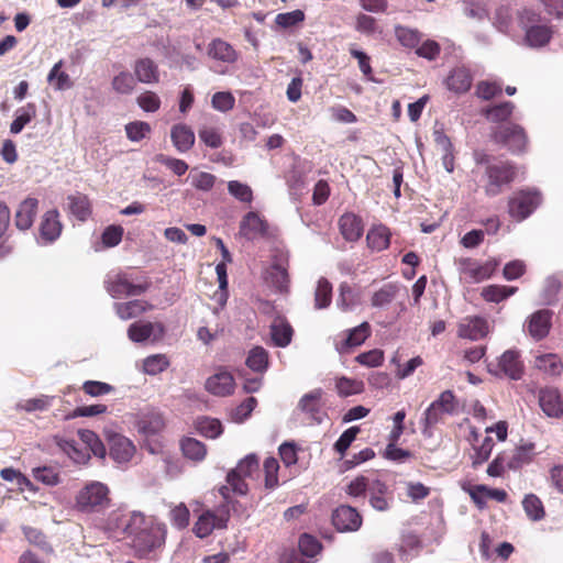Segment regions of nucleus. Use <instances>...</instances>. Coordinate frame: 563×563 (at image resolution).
<instances>
[{
    "mask_svg": "<svg viewBox=\"0 0 563 563\" xmlns=\"http://www.w3.org/2000/svg\"><path fill=\"white\" fill-rule=\"evenodd\" d=\"M260 460H240L236 467L227 475L228 485H221L217 492L222 500L213 509H205L192 527L196 537L203 539L209 537L214 530H224L228 528L231 511L242 514L244 509L238 500L233 499L231 493L244 496L249 492L246 478H252L260 472Z\"/></svg>",
    "mask_w": 563,
    "mask_h": 563,
    "instance_id": "nucleus-1",
    "label": "nucleus"
},
{
    "mask_svg": "<svg viewBox=\"0 0 563 563\" xmlns=\"http://www.w3.org/2000/svg\"><path fill=\"white\" fill-rule=\"evenodd\" d=\"M139 558H146L165 544L167 528L153 517L134 511L124 528Z\"/></svg>",
    "mask_w": 563,
    "mask_h": 563,
    "instance_id": "nucleus-2",
    "label": "nucleus"
},
{
    "mask_svg": "<svg viewBox=\"0 0 563 563\" xmlns=\"http://www.w3.org/2000/svg\"><path fill=\"white\" fill-rule=\"evenodd\" d=\"M476 165H484L483 189L487 197L500 195L517 178V166L510 161H496L484 152H475Z\"/></svg>",
    "mask_w": 563,
    "mask_h": 563,
    "instance_id": "nucleus-3",
    "label": "nucleus"
},
{
    "mask_svg": "<svg viewBox=\"0 0 563 563\" xmlns=\"http://www.w3.org/2000/svg\"><path fill=\"white\" fill-rule=\"evenodd\" d=\"M110 506V488L99 481L85 484L75 497L76 509L84 514L103 512Z\"/></svg>",
    "mask_w": 563,
    "mask_h": 563,
    "instance_id": "nucleus-4",
    "label": "nucleus"
},
{
    "mask_svg": "<svg viewBox=\"0 0 563 563\" xmlns=\"http://www.w3.org/2000/svg\"><path fill=\"white\" fill-rule=\"evenodd\" d=\"M541 15L533 10L525 9L519 15V23L525 30V41L530 47H543L553 36V27L540 24Z\"/></svg>",
    "mask_w": 563,
    "mask_h": 563,
    "instance_id": "nucleus-5",
    "label": "nucleus"
},
{
    "mask_svg": "<svg viewBox=\"0 0 563 563\" xmlns=\"http://www.w3.org/2000/svg\"><path fill=\"white\" fill-rule=\"evenodd\" d=\"M541 201V192L537 189L516 190L508 198V214L517 222H521L534 212Z\"/></svg>",
    "mask_w": 563,
    "mask_h": 563,
    "instance_id": "nucleus-6",
    "label": "nucleus"
},
{
    "mask_svg": "<svg viewBox=\"0 0 563 563\" xmlns=\"http://www.w3.org/2000/svg\"><path fill=\"white\" fill-rule=\"evenodd\" d=\"M289 253L287 251L276 249L272 254V262L265 269L263 278L267 285L276 291L286 292L289 288Z\"/></svg>",
    "mask_w": 563,
    "mask_h": 563,
    "instance_id": "nucleus-7",
    "label": "nucleus"
},
{
    "mask_svg": "<svg viewBox=\"0 0 563 563\" xmlns=\"http://www.w3.org/2000/svg\"><path fill=\"white\" fill-rule=\"evenodd\" d=\"M498 265L499 262L496 258H489L483 263L471 257H463L457 261L461 278L470 284L482 283L490 278Z\"/></svg>",
    "mask_w": 563,
    "mask_h": 563,
    "instance_id": "nucleus-8",
    "label": "nucleus"
},
{
    "mask_svg": "<svg viewBox=\"0 0 563 563\" xmlns=\"http://www.w3.org/2000/svg\"><path fill=\"white\" fill-rule=\"evenodd\" d=\"M487 369L497 377H508L512 380H519L525 373V365L520 353L517 350L505 351L496 363H488Z\"/></svg>",
    "mask_w": 563,
    "mask_h": 563,
    "instance_id": "nucleus-9",
    "label": "nucleus"
},
{
    "mask_svg": "<svg viewBox=\"0 0 563 563\" xmlns=\"http://www.w3.org/2000/svg\"><path fill=\"white\" fill-rule=\"evenodd\" d=\"M493 140L506 146L512 154L525 152L528 145L527 133L519 124L498 126L493 133Z\"/></svg>",
    "mask_w": 563,
    "mask_h": 563,
    "instance_id": "nucleus-10",
    "label": "nucleus"
},
{
    "mask_svg": "<svg viewBox=\"0 0 563 563\" xmlns=\"http://www.w3.org/2000/svg\"><path fill=\"white\" fill-rule=\"evenodd\" d=\"M151 286L148 280L135 283L126 273H119L107 280V290L113 298L139 296Z\"/></svg>",
    "mask_w": 563,
    "mask_h": 563,
    "instance_id": "nucleus-11",
    "label": "nucleus"
},
{
    "mask_svg": "<svg viewBox=\"0 0 563 563\" xmlns=\"http://www.w3.org/2000/svg\"><path fill=\"white\" fill-rule=\"evenodd\" d=\"M489 333L488 321L484 317L467 316L457 323V335L462 339L477 341Z\"/></svg>",
    "mask_w": 563,
    "mask_h": 563,
    "instance_id": "nucleus-12",
    "label": "nucleus"
},
{
    "mask_svg": "<svg viewBox=\"0 0 563 563\" xmlns=\"http://www.w3.org/2000/svg\"><path fill=\"white\" fill-rule=\"evenodd\" d=\"M332 523L340 532L356 531L362 525V517L351 506H340L332 514Z\"/></svg>",
    "mask_w": 563,
    "mask_h": 563,
    "instance_id": "nucleus-13",
    "label": "nucleus"
},
{
    "mask_svg": "<svg viewBox=\"0 0 563 563\" xmlns=\"http://www.w3.org/2000/svg\"><path fill=\"white\" fill-rule=\"evenodd\" d=\"M298 408L316 423H321L325 417L322 404V390L314 389L303 395L298 404Z\"/></svg>",
    "mask_w": 563,
    "mask_h": 563,
    "instance_id": "nucleus-14",
    "label": "nucleus"
},
{
    "mask_svg": "<svg viewBox=\"0 0 563 563\" xmlns=\"http://www.w3.org/2000/svg\"><path fill=\"white\" fill-rule=\"evenodd\" d=\"M539 405L548 417L561 418L563 416V399L558 388L545 387L540 389Z\"/></svg>",
    "mask_w": 563,
    "mask_h": 563,
    "instance_id": "nucleus-15",
    "label": "nucleus"
},
{
    "mask_svg": "<svg viewBox=\"0 0 563 563\" xmlns=\"http://www.w3.org/2000/svg\"><path fill=\"white\" fill-rule=\"evenodd\" d=\"M551 325L552 311L548 309L533 312L526 322L527 331L534 340L545 338L550 332Z\"/></svg>",
    "mask_w": 563,
    "mask_h": 563,
    "instance_id": "nucleus-16",
    "label": "nucleus"
},
{
    "mask_svg": "<svg viewBox=\"0 0 563 563\" xmlns=\"http://www.w3.org/2000/svg\"><path fill=\"white\" fill-rule=\"evenodd\" d=\"M240 232L247 240L265 238L268 235V223L258 213L250 211L241 221Z\"/></svg>",
    "mask_w": 563,
    "mask_h": 563,
    "instance_id": "nucleus-17",
    "label": "nucleus"
},
{
    "mask_svg": "<svg viewBox=\"0 0 563 563\" xmlns=\"http://www.w3.org/2000/svg\"><path fill=\"white\" fill-rule=\"evenodd\" d=\"M63 230V224L59 221V213L56 209L46 211L40 223V239L44 244L53 243L56 241Z\"/></svg>",
    "mask_w": 563,
    "mask_h": 563,
    "instance_id": "nucleus-18",
    "label": "nucleus"
},
{
    "mask_svg": "<svg viewBox=\"0 0 563 563\" xmlns=\"http://www.w3.org/2000/svg\"><path fill=\"white\" fill-rule=\"evenodd\" d=\"M233 375L228 371H221L210 376L206 382V389L216 396H229L234 390Z\"/></svg>",
    "mask_w": 563,
    "mask_h": 563,
    "instance_id": "nucleus-19",
    "label": "nucleus"
},
{
    "mask_svg": "<svg viewBox=\"0 0 563 563\" xmlns=\"http://www.w3.org/2000/svg\"><path fill=\"white\" fill-rule=\"evenodd\" d=\"M472 84L473 76L464 66L453 68L445 79L446 88L457 95L467 92Z\"/></svg>",
    "mask_w": 563,
    "mask_h": 563,
    "instance_id": "nucleus-20",
    "label": "nucleus"
},
{
    "mask_svg": "<svg viewBox=\"0 0 563 563\" xmlns=\"http://www.w3.org/2000/svg\"><path fill=\"white\" fill-rule=\"evenodd\" d=\"M269 332L273 344L278 347L288 346L294 335L292 327L283 316H277L274 318L269 327Z\"/></svg>",
    "mask_w": 563,
    "mask_h": 563,
    "instance_id": "nucleus-21",
    "label": "nucleus"
},
{
    "mask_svg": "<svg viewBox=\"0 0 563 563\" xmlns=\"http://www.w3.org/2000/svg\"><path fill=\"white\" fill-rule=\"evenodd\" d=\"M38 200L33 197L25 198L18 207L14 223L21 231L29 230L37 212Z\"/></svg>",
    "mask_w": 563,
    "mask_h": 563,
    "instance_id": "nucleus-22",
    "label": "nucleus"
},
{
    "mask_svg": "<svg viewBox=\"0 0 563 563\" xmlns=\"http://www.w3.org/2000/svg\"><path fill=\"white\" fill-rule=\"evenodd\" d=\"M207 55L214 60L227 64H233L239 58V54L233 46L222 38H213L208 44Z\"/></svg>",
    "mask_w": 563,
    "mask_h": 563,
    "instance_id": "nucleus-23",
    "label": "nucleus"
},
{
    "mask_svg": "<svg viewBox=\"0 0 563 563\" xmlns=\"http://www.w3.org/2000/svg\"><path fill=\"white\" fill-rule=\"evenodd\" d=\"M339 229L346 241H357L364 231L362 219L352 212L342 214L339 219Z\"/></svg>",
    "mask_w": 563,
    "mask_h": 563,
    "instance_id": "nucleus-24",
    "label": "nucleus"
},
{
    "mask_svg": "<svg viewBox=\"0 0 563 563\" xmlns=\"http://www.w3.org/2000/svg\"><path fill=\"white\" fill-rule=\"evenodd\" d=\"M369 335L371 325L368 322H363L346 332V336L336 343V350L340 353H346L350 349L360 346L364 343Z\"/></svg>",
    "mask_w": 563,
    "mask_h": 563,
    "instance_id": "nucleus-25",
    "label": "nucleus"
},
{
    "mask_svg": "<svg viewBox=\"0 0 563 563\" xmlns=\"http://www.w3.org/2000/svg\"><path fill=\"white\" fill-rule=\"evenodd\" d=\"M133 69L135 77L140 82L157 84L159 81L158 66L148 57L137 59Z\"/></svg>",
    "mask_w": 563,
    "mask_h": 563,
    "instance_id": "nucleus-26",
    "label": "nucleus"
},
{
    "mask_svg": "<svg viewBox=\"0 0 563 563\" xmlns=\"http://www.w3.org/2000/svg\"><path fill=\"white\" fill-rule=\"evenodd\" d=\"M173 145L180 153L188 152L195 144V133L190 126L179 123L170 130Z\"/></svg>",
    "mask_w": 563,
    "mask_h": 563,
    "instance_id": "nucleus-27",
    "label": "nucleus"
},
{
    "mask_svg": "<svg viewBox=\"0 0 563 563\" xmlns=\"http://www.w3.org/2000/svg\"><path fill=\"white\" fill-rule=\"evenodd\" d=\"M397 550L400 559L408 562L419 555L422 550V542L417 534L405 533L401 536Z\"/></svg>",
    "mask_w": 563,
    "mask_h": 563,
    "instance_id": "nucleus-28",
    "label": "nucleus"
},
{
    "mask_svg": "<svg viewBox=\"0 0 563 563\" xmlns=\"http://www.w3.org/2000/svg\"><path fill=\"white\" fill-rule=\"evenodd\" d=\"M155 329L158 330L159 336L164 333V327L162 323L134 322L129 327L128 335L133 342H144L154 334Z\"/></svg>",
    "mask_w": 563,
    "mask_h": 563,
    "instance_id": "nucleus-29",
    "label": "nucleus"
},
{
    "mask_svg": "<svg viewBox=\"0 0 563 563\" xmlns=\"http://www.w3.org/2000/svg\"><path fill=\"white\" fill-rule=\"evenodd\" d=\"M152 309L153 305L144 300H130L115 306L117 314L123 320L136 318Z\"/></svg>",
    "mask_w": 563,
    "mask_h": 563,
    "instance_id": "nucleus-30",
    "label": "nucleus"
},
{
    "mask_svg": "<svg viewBox=\"0 0 563 563\" xmlns=\"http://www.w3.org/2000/svg\"><path fill=\"white\" fill-rule=\"evenodd\" d=\"M517 291L518 287L516 286L493 284L485 286L481 291V296L487 302L499 303L515 295Z\"/></svg>",
    "mask_w": 563,
    "mask_h": 563,
    "instance_id": "nucleus-31",
    "label": "nucleus"
},
{
    "mask_svg": "<svg viewBox=\"0 0 563 563\" xmlns=\"http://www.w3.org/2000/svg\"><path fill=\"white\" fill-rule=\"evenodd\" d=\"M70 213L79 221H86L91 216V203L89 198L80 192L68 196Z\"/></svg>",
    "mask_w": 563,
    "mask_h": 563,
    "instance_id": "nucleus-32",
    "label": "nucleus"
},
{
    "mask_svg": "<svg viewBox=\"0 0 563 563\" xmlns=\"http://www.w3.org/2000/svg\"><path fill=\"white\" fill-rule=\"evenodd\" d=\"M367 245L373 251H383L389 246L390 231L385 225H377L372 228L366 235Z\"/></svg>",
    "mask_w": 563,
    "mask_h": 563,
    "instance_id": "nucleus-33",
    "label": "nucleus"
},
{
    "mask_svg": "<svg viewBox=\"0 0 563 563\" xmlns=\"http://www.w3.org/2000/svg\"><path fill=\"white\" fill-rule=\"evenodd\" d=\"M534 364L539 371L550 376H559L563 372V362L553 353L537 356Z\"/></svg>",
    "mask_w": 563,
    "mask_h": 563,
    "instance_id": "nucleus-34",
    "label": "nucleus"
},
{
    "mask_svg": "<svg viewBox=\"0 0 563 563\" xmlns=\"http://www.w3.org/2000/svg\"><path fill=\"white\" fill-rule=\"evenodd\" d=\"M395 36L401 46L415 51L422 40V33L419 30L402 25L395 26Z\"/></svg>",
    "mask_w": 563,
    "mask_h": 563,
    "instance_id": "nucleus-35",
    "label": "nucleus"
},
{
    "mask_svg": "<svg viewBox=\"0 0 563 563\" xmlns=\"http://www.w3.org/2000/svg\"><path fill=\"white\" fill-rule=\"evenodd\" d=\"M109 443L111 457H132L135 453L134 444L124 435L113 434Z\"/></svg>",
    "mask_w": 563,
    "mask_h": 563,
    "instance_id": "nucleus-36",
    "label": "nucleus"
},
{
    "mask_svg": "<svg viewBox=\"0 0 563 563\" xmlns=\"http://www.w3.org/2000/svg\"><path fill=\"white\" fill-rule=\"evenodd\" d=\"M246 366L257 373H264L268 367V353L262 346L253 347L246 357Z\"/></svg>",
    "mask_w": 563,
    "mask_h": 563,
    "instance_id": "nucleus-37",
    "label": "nucleus"
},
{
    "mask_svg": "<svg viewBox=\"0 0 563 563\" xmlns=\"http://www.w3.org/2000/svg\"><path fill=\"white\" fill-rule=\"evenodd\" d=\"M522 507L528 518L532 521H540L545 516L543 504L534 494H528L525 496Z\"/></svg>",
    "mask_w": 563,
    "mask_h": 563,
    "instance_id": "nucleus-38",
    "label": "nucleus"
},
{
    "mask_svg": "<svg viewBox=\"0 0 563 563\" xmlns=\"http://www.w3.org/2000/svg\"><path fill=\"white\" fill-rule=\"evenodd\" d=\"M514 110V102L505 101L485 109L484 114L489 121L499 123L507 121L511 117Z\"/></svg>",
    "mask_w": 563,
    "mask_h": 563,
    "instance_id": "nucleus-39",
    "label": "nucleus"
},
{
    "mask_svg": "<svg viewBox=\"0 0 563 563\" xmlns=\"http://www.w3.org/2000/svg\"><path fill=\"white\" fill-rule=\"evenodd\" d=\"M11 220V211L5 202L0 201V258L9 255L12 252V247L2 240L5 234Z\"/></svg>",
    "mask_w": 563,
    "mask_h": 563,
    "instance_id": "nucleus-40",
    "label": "nucleus"
},
{
    "mask_svg": "<svg viewBox=\"0 0 563 563\" xmlns=\"http://www.w3.org/2000/svg\"><path fill=\"white\" fill-rule=\"evenodd\" d=\"M445 415H448L445 411H442V409L437 407L434 404H431L423 413L422 433L431 437L432 428L443 421Z\"/></svg>",
    "mask_w": 563,
    "mask_h": 563,
    "instance_id": "nucleus-41",
    "label": "nucleus"
},
{
    "mask_svg": "<svg viewBox=\"0 0 563 563\" xmlns=\"http://www.w3.org/2000/svg\"><path fill=\"white\" fill-rule=\"evenodd\" d=\"M331 301L332 285L327 278L321 277L314 291V307L317 309H324L330 306Z\"/></svg>",
    "mask_w": 563,
    "mask_h": 563,
    "instance_id": "nucleus-42",
    "label": "nucleus"
},
{
    "mask_svg": "<svg viewBox=\"0 0 563 563\" xmlns=\"http://www.w3.org/2000/svg\"><path fill=\"white\" fill-rule=\"evenodd\" d=\"M405 428L393 427L388 435V444L385 450L384 457H410V453L406 450L397 448V443L404 433Z\"/></svg>",
    "mask_w": 563,
    "mask_h": 563,
    "instance_id": "nucleus-43",
    "label": "nucleus"
},
{
    "mask_svg": "<svg viewBox=\"0 0 563 563\" xmlns=\"http://www.w3.org/2000/svg\"><path fill=\"white\" fill-rule=\"evenodd\" d=\"M63 66V62L59 60L56 63L47 76V81L56 89V90H66L71 88L73 82L67 73L62 71L60 68Z\"/></svg>",
    "mask_w": 563,
    "mask_h": 563,
    "instance_id": "nucleus-44",
    "label": "nucleus"
},
{
    "mask_svg": "<svg viewBox=\"0 0 563 563\" xmlns=\"http://www.w3.org/2000/svg\"><path fill=\"white\" fill-rule=\"evenodd\" d=\"M111 86L117 93L130 95L135 89L136 80L129 71H121L113 77Z\"/></svg>",
    "mask_w": 563,
    "mask_h": 563,
    "instance_id": "nucleus-45",
    "label": "nucleus"
},
{
    "mask_svg": "<svg viewBox=\"0 0 563 563\" xmlns=\"http://www.w3.org/2000/svg\"><path fill=\"white\" fill-rule=\"evenodd\" d=\"M398 287L395 284H385L372 296V305L382 308L389 305L397 296Z\"/></svg>",
    "mask_w": 563,
    "mask_h": 563,
    "instance_id": "nucleus-46",
    "label": "nucleus"
},
{
    "mask_svg": "<svg viewBox=\"0 0 563 563\" xmlns=\"http://www.w3.org/2000/svg\"><path fill=\"white\" fill-rule=\"evenodd\" d=\"M335 388L341 397H349L363 393L364 383L362 380L343 376L336 379Z\"/></svg>",
    "mask_w": 563,
    "mask_h": 563,
    "instance_id": "nucleus-47",
    "label": "nucleus"
},
{
    "mask_svg": "<svg viewBox=\"0 0 563 563\" xmlns=\"http://www.w3.org/2000/svg\"><path fill=\"white\" fill-rule=\"evenodd\" d=\"M36 115V107L34 103H27L24 108L20 109V113L12 121L10 132L13 134L20 133L23 128L31 122Z\"/></svg>",
    "mask_w": 563,
    "mask_h": 563,
    "instance_id": "nucleus-48",
    "label": "nucleus"
},
{
    "mask_svg": "<svg viewBox=\"0 0 563 563\" xmlns=\"http://www.w3.org/2000/svg\"><path fill=\"white\" fill-rule=\"evenodd\" d=\"M180 449L184 457H205L207 454L206 445L194 438H184L180 441Z\"/></svg>",
    "mask_w": 563,
    "mask_h": 563,
    "instance_id": "nucleus-49",
    "label": "nucleus"
},
{
    "mask_svg": "<svg viewBox=\"0 0 563 563\" xmlns=\"http://www.w3.org/2000/svg\"><path fill=\"white\" fill-rule=\"evenodd\" d=\"M169 366L168 358L163 354L146 357L143 362V371L148 375H157Z\"/></svg>",
    "mask_w": 563,
    "mask_h": 563,
    "instance_id": "nucleus-50",
    "label": "nucleus"
},
{
    "mask_svg": "<svg viewBox=\"0 0 563 563\" xmlns=\"http://www.w3.org/2000/svg\"><path fill=\"white\" fill-rule=\"evenodd\" d=\"M199 139L211 148H219L223 144V139L219 129L203 125L198 131Z\"/></svg>",
    "mask_w": 563,
    "mask_h": 563,
    "instance_id": "nucleus-51",
    "label": "nucleus"
},
{
    "mask_svg": "<svg viewBox=\"0 0 563 563\" xmlns=\"http://www.w3.org/2000/svg\"><path fill=\"white\" fill-rule=\"evenodd\" d=\"M33 476L47 486H55L60 482L59 472L53 466L35 467L33 468Z\"/></svg>",
    "mask_w": 563,
    "mask_h": 563,
    "instance_id": "nucleus-52",
    "label": "nucleus"
},
{
    "mask_svg": "<svg viewBox=\"0 0 563 563\" xmlns=\"http://www.w3.org/2000/svg\"><path fill=\"white\" fill-rule=\"evenodd\" d=\"M256 405L257 399L255 397L246 398L231 411V419L238 423L245 421L251 416Z\"/></svg>",
    "mask_w": 563,
    "mask_h": 563,
    "instance_id": "nucleus-53",
    "label": "nucleus"
},
{
    "mask_svg": "<svg viewBox=\"0 0 563 563\" xmlns=\"http://www.w3.org/2000/svg\"><path fill=\"white\" fill-rule=\"evenodd\" d=\"M299 551L307 559L314 558L321 551L320 542L310 534H302L299 539Z\"/></svg>",
    "mask_w": 563,
    "mask_h": 563,
    "instance_id": "nucleus-54",
    "label": "nucleus"
},
{
    "mask_svg": "<svg viewBox=\"0 0 563 563\" xmlns=\"http://www.w3.org/2000/svg\"><path fill=\"white\" fill-rule=\"evenodd\" d=\"M479 438L481 435L477 434L474 430L471 432L470 441L472 446L476 451L477 457H488L493 450V440L489 437H485L483 440Z\"/></svg>",
    "mask_w": 563,
    "mask_h": 563,
    "instance_id": "nucleus-55",
    "label": "nucleus"
},
{
    "mask_svg": "<svg viewBox=\"0 0 563 563\" xmlns=\"http://www.w3.org/2000/svg\"><path fill=\"white\" fill-rule=\"evenodd\" d=\"M170 522L177 529H185L189 525L190 512L183 503L172 508L169 512Z\"/></svg>",
    "mask_w": 563,
    "mask_h": 563,
    "instance_id": "nucleus-56",
    "label": "nucleus"
},
{
    "mask_svg": "<svg viewBox=\"0 0 563 563\" xmlns=\"http://www.w3.org/2000/svg\"><path fill=\"white\" fill-rule=\"evenodd\" d=\"M125 132L130 141L139 142L151 132V125L144 121L130 122L125 125Z\"/></svg>",
    "mask_w": 563,
    "mask_h": 563,
    "instance_id": "nucleus-57",
    "label": "nucleus"
},
{
    "mask_svg": "<svg viewBox=\"0 0 563 563\" xmlns=\"http://www.w3.org/2000/svg\"><path fill=\"white\" fill-rule=\"evenodd\" d=\"M136 102L139 107L145 112H156L161 108V99L157 93L151 90L142 92Z\"/></svg>",
    "mask_w": 563,
    "mask_h": 563,
    "instance_id": "nucleus-58",
    "label": "nucleus"
},
{
    "mask_svg": "<svg viewBox=\"0 0 563 563\" xmlns=\"http://www.w3.org/2000/svg\"><path fill=\"white\" fill-rule=\"evenodd\" d=\"M417 56L421 58H426L428 60H434L439 57L441 53V46L440 44L434 40H426L424 42H421L417 49L415 51Z\"/></svg>",
    "mask_w": 563,
    "mask_h": 563,
    "instance_id": "nucleus-59",
    "label": "nucleus"
},
{
    "mask_svg": "<svg viewBox=\"0 0 563 563\" xmlns=\"http://www.w3.org/2000/svg\"><path fill=\"white\" fill-rule=\"evenodd\" d=\"M230 195L242 202H251L253 200V191L250 186L238 180H231L228 184Z\"/></svg>",
    "mask_w": 563,
    "mask_h": 563,
    "instance_id": "nucleus-60",
    "label": "nucleus"
},
{
    "mask_svg": "<svg viewBox=\"0 0 563 563\" xmlns=\"http://www.w3.org/2000/svg\"><path fill=\"white\" fill-rule=\"evenodd\" d=\"M211 104L216 110L227 112L233 109L235 99L229 91H219L212 96Z\"/></svg>",
    "mask_w": 563,
    "mask_h": 563,
    "instance_id": "nucleus-61",
    "label": "nucleus"
},
{
    "mask_svg": "<svg viewBox=\"0 0 563 563\" xmlns=\"http://www.w3.org/2000/svg\"><path fill=\"white\" fill-rule=\"evenodd\" d=\"M155 161L169 168L177 176H183L189 168L185 161L169 157L164 154H158Z\"/></svg>",
    "mask_w": 563,
    "mask_h": 563,
    "instance_id": "nucleus-62",
    "label": "nucleus"
},
{
    "mask_svg": "<svg viewBox=\"0 0 563 563\" xmlns=\"http://www.w3.org/2000/svg\"><path fill=\"white\" fill-rule=\"evenodd\" d=\"M357 303V298L351 286L346 283L340 285V294L338 298L339 307L346 311L352 309Z\"/></svg>",
    "mask_w": 563,
    "mask_h": 563,
    "instance_id": "nucleus-63",
    "label": "nucleus"
},
{
    "mask_svg": "<svg viewBox=\"0 0 563 563\" xmlns=\"http://www.w3.org/2000/svg\"><path fill=\"white\" fill-rule=\"evenodd\" d=\"M356 362L368 367L380 366L384 362V353L378 349L363 352L356 356Z\"/></svg>",
    "mask_w": 563,
    "mask_h": 563,
    "instance_id": "nucleus-64",
    "label": "nucleus"
}]
</instances>
